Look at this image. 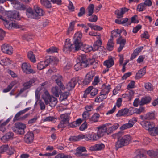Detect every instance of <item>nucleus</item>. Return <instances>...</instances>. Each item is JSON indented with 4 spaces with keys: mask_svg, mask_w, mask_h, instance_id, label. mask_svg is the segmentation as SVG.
Masks as SVG:
<instances>
[{
    "mask_svg": "<svg viewBox=\"0 0 158 158\" xmlns=\"http://www.w3.org/2000/svg\"><path fill=\"white\" fill-rule=\"evenodd\" d=\"M44 14L42 9L37 6H34V10L29 8L26 10V15L29 18L38 19Z\"/></svg>",
    "mask_w": 158,
    "mask_h": 158,
    "instance_id": "f257e3e1",
    "label": "nucleus"
},
{
    "mask_svg": "<svg viewBox=\"0 0 158 158\" xmlns=\"http://www.w3.org/2000/svg\"><path fill=\"white\" fill-rule=\"evenodd\" d=\"M79 60L83 68L88 67L89 65H93V68H95V64H97L94 58L87 59L84 55H81L79 57Z\"/></svg>",
    "mask_w": 158,
    "mask_h": 158,
    "instance_id": "f03ea898",
    "label": "nucleus"
},
{
    "mask_svg": "<svg viewBox=\"0 0 158 158\" xmlns=\"http://www.w3.org/2000/svg\"><path fill=\"white\" fill-rule=\"evenodd\" d=\"M82 37V34L80 32H77L74 35L73 41L74 44V47L75 51L79 50V46L81 45L82 42H81V39Z\"/></svg>",
    "mask_w": 158,
    "mask_h": 158,
    "instance_id": "7ed1b4c3",
    "label": "nucleus"
},
{
    "mask_svg": "<svg viewBox=\"0 0 158 158\" xmlns=\"http://www.w3.org/2000/svg\"><path fill=\"white\" fill-rule=\"evenodd\" d=\"M13 130L15 133L21 135H23L25 133L24 129L26 128V125L21 123H16Z\"/></svg>",
    "mask_w": 158,
    "mask_h": 158,
    "instance_id": "20e7f679",
    "label": "nucleus"
},
{
    "mask_svg": "<svg viewBox=\"0 0 158 158\" xmlns=\"http://www.w3.org/2000/svg\"><path fill=\"white\" fill-rule=\"evenodd\" d=\"M111 125L110 123H107L102 124L97 127L98 131L97 134L99 137H102L104 136L106 133V127H109Z\"/></svg>",
    "mask_w": 158,
    "mask_h": 158,
    "instance_id": "39448f33",
    "label": "nucleus"
},
{
    "mask_svg": "<svg viewBox=\"0 0 158 158\" xmlns=\"http://www.w3.org/2000/svg\"><path fill=\"white\" fill-rule=\"evenodd\" d=\"M22 68L23 71L26 74L34 73L35 72L31 68L29 63L24 62L22 64Z\"/></svg>",
    "mask_w": 158,
    "mask_h": 158,
    "instance_id": "423d86ee",
    "label": "nucleus"
},
{
    "mask_svg": "<svg viewBox=\"0 0 158 158\" xmlns=\"http://www.w3.org/2000/svg\"><path fill=\"white\" fill-rule=\"evenodd\" d=\"M52 77L53 79H55L56 83L60 88L61 91V90H64L66 87H65L64 85L61 82L62 79V76L58 74L53 76Z\"/></svg>",
    "mask_w": 158,
    "mask_h": 158,
    "instance_id": "0eeeda50",
    "label": "nucleus"
},
{
    "mask_svg": "<svg viewBox=\"0 0 158 158\" xmlns=\"http://www.w3.org/2000/svg\"><path fill=\"white\" fill-rule=\"evenodd\" d=\"M1 50L3 53L9 55L12 54L13 51L12 47L10 44H6L1 46Z\"/></svg>",
    "mask_w": 158,
    "mask_h": 158,
    "instance_id": "6e6552de",
    "label": "nucleus"
},
{
    "mask_svg": "<svg viewBox=\"0 0 158 158\" xmlns=\"http://www.w3.org/2000/svg\"><path fill=\"white\" fill-rule=\"evenodd\" d=\"M140 118L143 120H152L155 118V114L154 111H151L146 113L144 115L140 116Z\"/></svg>",
    "mask_w": 158,
    "mask_h": 158,
    "instance_id": "1a4fd4ad",
    "label": "nucleus"
},
{
    "mask_svg": "<svg viewBox=\"0 0 158 158\" xmlns=\"http://www.w3.org/2000/svg\"><path fill=\"white\" fill-rule=\"evenodd\" d=\"M94 73L92 72H89L85 76V78L83 81L84 85H86L89 83L92 80L95 75Z\"/></svg>",
    "mask_w": 158,
    "mask_h": 158,
    "instance_id": "9d476101",
    "label": "nucleus"
},
{
    "mask_svg": "<svg viewBox=\"0 0 158 158\" xmlns=\"http://www.w3.org/2000/svg\"><path fill=\"white\" fill-rule=\"evenodd\" d=\"M74 46V44H71L70 39H67L65 41V45L63 49V51L66 52L68 51H71L73 49L75 51V48Z\"/></svg>",
    "mask_w": 158,
    "mask_h": 158,
    "instance_id": "9b49d317",
    "label": "nucleus"
},
{
    "mask_svg": "<svg viewBox=\"0 0 158 158\" xmlns=\"http://www.w3.org/2000/svg\"><path fill=\"white\" fill-rule=\"evenodd\" d=\"M6 15L8 18L9 22L13 19H18L19 17V12L17 11H9L6 14Z\"/></svg>",
    "mask_w": 158,
    "mask_h": 158,
    "instance_id": "f8f14e48",
    "label": "nucleus"
},
{
    "mask_svg": "<svg viewBox=\"0 0 158 158\" xmlns=\"http://www.w3.org/2000/svg\"><path fill=\"white\" fill-rule=\"evenodd\" d=\"M52 60V58H50L45 61L40 62L37 64V69L39 70H41L45 68L49 64L50 61Z\"/></svg>",
    "mask_w": 158,
    "mask_h": 158,
    "instance_id": "ddd939ff",
    "label": "nucleus"
},
{
    "mask_svg": "<svg viewBox=\"0 0 158 158\" xmlns=\"http://www.w3.org/2000/svg\"><path fill=\"white\" fill-rule=\"evenodd\" d=\"M141 125L143 127L149 131H152L155 127L153 122L149 121H143L142 122Z\"/></svg>",
    "mask_w": 158,
    "mask_h": 158,
    "instance_id": "4468645a",
    "label": "nucleus"
},
{
    "mask_svg": "<svg viewBox=\"0 0 158 158\" xmlns=\"http://www.w3.org/2000/svg\"><path fill=\"white\" fill-rule=\"evenodd\" d=\"M122 133L121 132H119L115 134L116 137H117L118 139V140L116 143L115 145V148L116 150H118L119 148L125 146L121 139L120 140H119L120 137L122 136Z\"/></svg>",
    "mask_w": 158,
    "mask_h": 158,
    "instance_id": "2eb2a0df",
    "label": "nucleus"
},
{
    "mask_svg": "<svg viewBox=\"0 0 158 158\" xmlns=\"http://www.w3.org/2000/svg\"><path fill=\"white\" fill-rule=\"evenodd\" d=\"M77 82V81L76 78H72L66 84V88L69 91L72 90L74 88Z\"/></svg>",
    "mask_w": 158,
    "mask_h": 158,
    "instance_id": "dca6fc26",
    "label": "nucleus"
},
{
    "mask_svg": "<svg viewBox=\"0 0 158 158\" xmlns=\"http://www.w3.org/2000/svg\"><path fill=\"white\" fill-rule=\"evenodd\" d=\"M116 41L117 44L120 45L118 49V51L120 52L124 46L126 40L125 39H122V37H120Z\"/></svg>",
    "mask_w": 158,
    "mask_h": 158,
    "instance_id": "f3484780",
    "label": "nucleus"
},
{
    "mask_svg": "<svg viewBox=\"0 0 158 158\" xmlns=\"http://www.w3.org/2000/svg\"><path fill=\"white\" fill-rule=\"evenodd\" d=\"M103 88L101 90L100 94L104 95L105 97H107L108 93L111 89L110 85L109 84H104L103 85Z\"/></svg>",
    "mask_w": 158,
    "mask_h": 158,
    "instance_id": "a211bd4d",
    "label": "nucleus"
},
{
    "mask_svg": "<svg viewBox=\"0 0 158 158\" xmlns=\"http://www.w3.org/2000/svg\"><path fill=\"white\" fill-rule=\"evenodd\" d=\"M34 139V135L33 132H28L25 135L24 140L27 143H31Z\"/></svg>",
    "mask_w": 158,
    "mask_h": 158,
    "instance_id": "6ab92c4d",
    "label": "nucleus"
},
{
    "mask_svg": "<svg viewBox=\"0 0 158 158\" xmlns=\"http://www.w3.org/2000/svg\"><path fill=\"white\" fill-rule=\"evenodd\" d=\"M105 147V145L103 143L97 144L90 147L89 150L93 151L101 150L104 149Z\"/></svg>",
    "mask_w": 158,
    "mask_h": 158,
    "instance_id": "aec40b11",
    "label": "nucleus"
},
{
    "mask_svg": "<svg viewBox=\"0 0 158 158\" xmlns=\"http://www.w3.org/2000/svg\"><path fill=\"white\" fill-rule=\"evenodd\" d=\"M5 26L8 29H11L12 27L18 28L21 27V26L15 22L10 23V22H9L8 23H6Z\"/></svg>",
    "mask_w": 158,
    "mask_h": 158,
    "instance_id": "412c9836",
    "label": "nucleus"
},
{
    "mask_svg": "<svg viewBox=\"0 0 158 158\" xmlns=\"http://www.w3.org/2000/svg\"><path fill=\"white\" fill-rule=\"evenodd\" d=\"M129 10V9L126 8H122L120 10H116L115 13L118 18H121L123 17V15Z\"/></svg>",
    "mask_w": 158,
    "mask_h": 158,
    "instance_id": "4be33fe9",
    "label": "nucleus"
},
{
    "mask_svg": "<svg viewBox=\"0 0 158 158\" xmlns=\"http://www.w3.org/2000/svg\"><path fill=\"white\" fill-rule=\"evenodd\" d=\"M83 120L81 118L77 119L76 121L69 123L68 127L75 128L79 126L82 122Z\"/></svg>",
    "mask_w": 158,
    "mask_h": 158,
    "instance_id": "5701e85b",
    "label": "nucleus"
},
{
    "mask_svg": "<svg viewBox=\"0 0 158 158\" xmlns=\"http://www.w3.org/2000/svg\"><path fill=\"white\" fill-rule=\"evenodd\" d=\"M92 47L87 45H83L82 44L81 45L79 46V50L80 49L85 52H89L92 50Z\"/></svg>",
    "mask_w": 158,
    "mask_h": 158,
    "instance_id": "b1692460",
    "label": "nucleus"
},
{
    "mask_svg": "<svg viewBox=\"0 0 158 158\" xmlns=\"http://www.w3.org/2000/svg\"><path fill=\"white\" fill-rule=\"evenodd\" d=\"M114 64V60L110 56L109 57L108 60L105 61L103 63L104 65L106 66L107 68L111 67Z\"/></svg>",
    "mask_w": 158,
    "mask_h": 158,
    "instance_id": "393cba45",
    "label": "nucleus"
},
{
    "mask_svg": "<svg viewBox=\"0 0 158 158\" xmlns=\"http://www.w3.org/2000/svg\"><path fill=\"white\" fill-rule=\"evenodd\" d=\"M52 96L50 95L49 92L46 91L42 95V98L46 104H48L49 102V100L50 99Z\"/></svg>",
    "mask_w": 158,
    "mask_h": 158,
    "instance_id": "a878e982",
    "label": "nucleus"
},
{
    "mask_svg": "<svg viewBox=\"0 0 158 158\" xmlns=\"http://www.w3.org/2000/svg\"><path fill=\"white\" fill-rule=\"evenodd\" d=\"M125 146L128 144L131 139V137L129 135H124L121 139Z\"/></svg>",
    "mask_w": 158,
    "mask_h": 158,
    "instance_id": "bb28decb",
    "label": "nucleus"
},
{
    "mask_svg": "<svg viewBox=\"0 0 158 158\" xmlns=\"http://www.w3.org/2000/svg\"><path fill=\"white\" fill-rule=\"evenodd\" d=\"M128 111L129 110L127 108L121 109L118 111V113L116 114V116L117 117L125 116L127 114Z\"/></svg>",
    "mask_w": 158,
    "mask_h": 158,
    "instance_id": "cd10ccee",
    "label": "nucleus"
},
{
    "mask_svg": "<svg viewBox=\"0 0 158 158\" xmlns=\"http://www.w3.org/2000/svg\"><path fill=\"white\" fill-rule=\"evenodd\" d=\"M122 31L121 30L116 29L112 31L111 32V36L113 38L114 37H120L121 36V33L122 32Z\"/></svg>",
    "mask_w": 158,
    "mask_h": 158,
    "instance_id": "c85d7f7f",
    "label": "nucleus"
},
{
    "mask_svg": "<svg viewBox=\"0 0 158 158\" xmlns=\"http://www.w3.org/2000/svg\"><path fill=\"white\" fill-rule=\"evenodd\" d=\"M147 153L151 158H158V150H149Z\"/></svg>",
    "mask_w": 158,
    "mask_h": 158,
    "instance_id": "c756f323",
    "label": "nucleus"
},
{
    "mask_svg": "<svg viewBox=\"0 0 158 158\" xmlns=\"http://www.w3.org/2000/svg\"><path fill=\"white\" fill-rule=\"evenodd\" d=\"M51 91L54 95L58 97H59V94L60 93L61 90L57 86H55L52 88Z\"/></svg>",
    "mask_w": 158,
    "mask_h": 158,
    "instance_id": "7c9ffc66",
    "label": "nucleus"
},
{
    "mask_svg": "<svg viewBox=\"0 0 158 158\" xmlns=\"http://www.w3.org/2000/svg\"><path fill=\"white\" fill-rule=\"evenodd\" d=\"M102 44V41L101 39H99L95 42L93 44V47H92V50L93 51L97 50L99 47Z\"/></svg>",
    "mask_w": 158,
    "mask_h": 158,
    "instance_id": "2f4dec72",
    "label": "nucleus"
},
{
    "mask_svg": "<svg viewBox=\"0 0 158 158\" xmlns=\"http://www.w3.org/2000/svg\"><path fill=\"white\" fill-rule=\"evenodd\" d=\"M151 98L149 96H147L142 98L140 100V105H143L149 103L151 101Z\"/></svg>",
    "mask_w": 158,
    "mask_h": 158,
    "instance_id": "473e14b6",
    "label": "nucleus"
},
{
    "mask_svg": "<svg viewBox=\"0 0 158 158\" xmlns=\"http://www.w3.org/2000/svg\"><path fill=\"white\" fill-rule=\"evenodd\" d=\"M41 4L48 8H51L52 5L50 2L48 0H40Z\"/></svg>",
    "mask_w": 158,
    "mask_h": 158,
    "instance_id": "72a5a7b5",
    "label": "nucleus"
},
{
    "mask_svg": "<svg viewBox=\"0 0 158 158\" xmlns=\"http://www.w3.org/2000/svg\"><path fill=\"white\" fill-rule=\"evenodd\" d=\"M49 101L48 104H49L50 106L51 107H54L56 105L57 102V99L52 96Z\"/></svg>",
    "mask_w": 158,
    "mask_h": 158,
    "instance_id": "f704fd0d",
    "label": "nucleus"
},
{
    "mask_svg": "<svg viewBox=\"0 0 158 158\" xmlns=\"http://www.w3.org/2000/svg\"><path fill=\"white\" fill-rule=\"evenodd\" d=\"M114 45L113 38L109 39L107 44V49L110 51L112 50L113 49Z\"/></svg>",
    "mask_w": 158,
    "mask_h": 158,
    "instance_id": "c9c22d12",
    "label": "nucleus"
},
{
    "mask_svg": "<svg viewBox=\"0 0 158 158\" xmlns=\"http://www.w3.org/2000/svg\"><path fill=\"white\" fill-rule=\"evenodd\" d=\"M69 115L70 114L69 113H65L61 114L60 116V120L69 123L70 119Z\"/></svg>",
    "mask_w": 158,
    "mask_h": 158,
    "instance_id": "e433bc0d",
    "label": "nucleus"
},
{
    "mask_svg": "<svg viewBox=\"0 0 158 158\" xmlns=\"http://www.w3.org/2000/svg\"><path fill=\"white\" fill-rule=\"evenodd\" d=\"M100 115L99 114L95 113L94 114L89 118V120L91 123L96 122L98 121V119L100 117Z\"/></svg>",
    "mask_w": 158,
    "mask_h": 158,
    "instance_id": "4c0bfd02",
    "label": "nucleus"
},
{
    "mask_svg": "<svg viewBox=\"0 0 158 158\" xmlns=\"http://www.w3.org/2000/svg\"><path fill=\"white\" fill-rule=\"evenodd\" d=\"M87 25L89 26L91 29L94 30L99 31L103 29L102 27L99 26L95 25L94 24L88 23H87Z\"/></svg>",
    "mask_w": 158,
    "mask_h": 158,
    "instance_id": "58836bf2",
    "label": "nucleus"
},
{
    "mask_svg": "<svg viewBox=\"0 0 158 158\" xmlns=\"http://www.w3.org/2000/svg\"><path fill=\"white\" fill-rule=\"evenodd\" d=\"M13 136L14 134L13 132H10L7 133L5 135L3 136L1 138V140H2L4 139H5L6 141L9 139H12Z\"/></svg>",
    "mask_w": 158,
    "mask_h": 158,
    "instance_id": "ea45409f",
    "label": "nucleus"
},
{
    "mask_svg": "<svg viewBox=\"0 0 158 158\" xmlns=\"http://www.w3.org/2000/svg\"><path fill=\"white\" fill-rule=\"evenodd\" d=\"M11 118H8L6 121L2 123H0V131L2 132H4L6 130L5 126L10 122Z\"/></svg>",
    "mask_w": 158,
    "mask_h": 158,
    "instance_id": "a19ab883",
    "label": "nucleus"
},
{
    "mask_svg": "<svg viewBox=\"0 0 158 158\" xmlns=\"http://www.w3.org/2000/svg\"><path fill=\"white\" fill-rule=\"evenodd\" d=\"M145 73V70L144 68L140 69L137 73L135 76L136 79H138L140 78Z\"/></svg>",
    "mask_w": 158,
    "mask_h": 158,
    "instance_id": "79ce46f5",
    "label": "nucleus"
},
{
    "mask_svg": "<svg viewBox=\"0 0 158 158\" xmlns=\"http://www.w3.org/2000/svg\"><path fill=\"white\" fill-rule=\"evenodd\" d=\"M75 22L73 21L70 23L69 27L68 28L67 31V34L69 35L73 31Z\"/></svg>",
    "mask_w": 158,
    "mask_h": 158,
    "instance_id": "37998d69",
    "label": "nucleus"
},
{
    "mask_svg": "<svg viewBox=\"0 0 158 158\" xmlns=\"http://www.w3.org/2000/svg\"><path fill=\"white\" fill-rule=\"evenodd\" d=\"M15 81H13L12 82L7 86V88L3 90V92L6 93L10 91L12 87L15 85Z\"/></svg>",
    "mask_w": 158,
    "mask_h": 158,
    "instance_id": "c03bdc74",
    "label": "nucleus"
},
{
    "mask_svg": "<svg viewBox=\"0 0 158 158\" xmlns=\"http://www.w3.org/2000/svg\"><path fill=\"white\" fill-rule=\"evenodd\" d=\"M94 6L93 4H89L87 8L88 14L87 15V16H91L94 12Z\"/></svg>",
    "mask_w": 158,
    "mask_h": 158,
    "instance_id": "a18cd8bd",
    "label": "nucleus"
},
{
    "mask_svg": "<svg viewBox=\"0 0 158 158\" xmlns=\"http://www.w3.org/2000/svg\"><path fill=\"white\" fill-rule=\"evenodd\" d=\"M0 64L2 65H8L11 64V61L8 58H6L1 60Z\"/></svg>",
    "mask_w": 158,
    "mask_h": 158,
    "instance_id": "49530a36",
    "label": "nucleus"
},
{
    "mask_svg": "<svg viewBox=\"0 0 158 158\" xmlns=\"http://www.w3.org/2000/svg\"><path fill=\"white\" fill-rule=\"evenodd\" d=\"M27 56L28 58L31 62L34 63L35 62L36 60L33 52L31 51H30L28 52Z\"/></svg>",
    "mask_w": 158,
    "mask_h": 158,
    "instance_id": "de8ad7c7",
    "label": "nucleus"
},
{
    "mask_svg": "<svg viewBox=\"0 0 158 158\" xmlns=\"http://www.w3.org/2000/svg\"><path fill=\"white\" fill-rule=\"evenodd\" d=\"M69 123L60 120V122L58 126V129L63 128L67 126L68 127Z\"/></svg>",
    "mask_w": 158,
    "mask_h": 158,
    "instance_id": "09e8293b",
    "label": "nucleus"
},
{
    "mask_svg": "<svg viewBox=\"0 0 158 158\" xmlns=\"http://www.w3.org/2000/svg\"><path fill=\"white\" fill-rule=\"evenodd\" d=\"M146 9V6L143 3H141L137 6V10L139 12L142 11Z\"/></svg>",
    "mask_w": 158,
    "mask_h": 158,
    "instance_id": "8fccbe9b",
    "label": "nucleus"
},
{
    "mask_svg": "<svg viewBox=\"0 0 158 158\" xmlns=\"http://www.w3.org/2000/svg\"><path fill=\"white\" fill-rule=\"evenodd\" d=\"M81 135H79L78 136H71L69 139V141H79L81 139Z\"/></svg>",
    "mask_w": 158,
    "mask_h": 158,
    "instance_id": "3c124183",
    "label": "nucleus"
},
{
    "mask_svg": "<svg viewBox=\"0 0 158 158\" xmlns=\"http://www.w3.org/2000/svg\"><path fill=\"white\" fill-rule=\"evenodd\" d=\"M90 114L87 111H84L82 114L83 120H86L88 119L90 117Z\"/></svg>",
    "mask_w": 158,
    "mask_h": 158,
    "instance_id": "603ef678",
    "label": "nucleus"
},
{
    "mask_svg": "<svg viewBox=\"0 0 158 158\" xmlns=\"http://www.w3.org/2000/svg\"><path fill=\"white\" fill-rule=\"evenodd\" d=\"M132 124H131L130 123L128 122L127 123L123 125L120 128L121 130H124L127 129L129 128L132 127Z\"/></svg>",
    "mask_w": 158,
    "mask_h": 158,
    "instance_id": "864d4df0",
    "label": "nucleus"
},
{
    "mask_svg": "<svg viewBox=\"0 0 158 158\" xmlns=\"http://www.w3.org/2000/svg\"><path fill=\"white\" fill-rule=\"evenodd\" d=\"M126 92L128 94V99L129 100L131 101L134 95V91L128 89V91H127Z\"/></svg>",
    "mask_w": 158,
    "mask_h": 158,
    "instance_id": "5fc2aeb1",
    "label": "nucleus"
},
{
    "mask_svg": "<svg viewBox=\"0 0 158 158\" xmlns=\"http://www.w3.org/2000/svg\"><path fill=\"white\" fill-rule=\"evenodd\" d=\"M81 139H84L85 140H92V137L91 134H87L85 135H81Z\"/></svg>",
    "mask_w": 158,
    "mask_h": 158,
    "instance_id": "6e6d98bb",
    "label": "nucleus"
},
{
    "mask_svg": "<svg viewBox=\"0 0 158 158\" xmlns=\"http://www.w3.org/2000/svg\"><path fill=\"white\" fill-rule=\"evenodd\" d=\"M69 92H65L63 93L61 95L60 97V100L61 101L64 100L66 99L67 98L68 96H69Z\"/></svg>",
    "mask_w": 158,
    "mask_h": 158,
    "instance_id": "4d7b16f0",
    "label": "nucleus"
},
{
    "mask_svg": "<svg viewBox=\"0 0 158 158\" xmlns=\"http://www.w3.org/2000/svg\"><path fill=\"white\" fill-rule=\"evenodd\" d=\"M145 87L148 90L152 91L153 90L152 85L150 83H147L145 84Z\"/></svg>",
    "mask_w": 158,
    "mask_h": 158,
    "instance_id": "13d9d810",
    "label": "nucleus"
},
{
    "mask_svg": "<svg viewBox=\"0 0 158 158\" xmlns=\"http://www.w3.org/2000/svg\"><path fill=\"white\" fill-rule=\"evenodd\" d=\"M56 158H71V156L69 155H65L63 153L58 154L56 156Z\"/></svg>",
    "mask_w": 158,
    "mask_h": 158,
    "instance_id": "bf43d9fd",
    "label": "nucleus"
},
{
    "mask_svg": "<svg viewBox=\"0 0 158 158\" xmlns=\"http://www.w3.org/2000/svg\"><path fill=\"white\" fill-rule=\"evenodd\" d=\"M88 18L89 20L91 22H95L97 21L98 19L97 17L94 15H92Z\"/></svg>",
    "mask_w": 158,
    "mask_h": 158,
    "instance_id": "052dcab7",
    "label": "nucleus"
},
{
    "mask_svg": "<svg viewBox=\"0 0 158 158\" xmlns=\"http://www.w3.org/2000/svg\"><path fill=\"white\" fill-rule=\"evenodd\" d=\"M8 148V145H4L0 147V153H3L7 151Z\"/></svg>",
    "mask_w": 158,
    "mask_h": 158,
    "instance_id": "680f3d73",
    "label": "nucleus"
},
{
    "mask_svg": "<svg viewBox=\"0 0 158 158\" xmlns=\"http://www.w3.org/2000/svg\"><path fill=\"white\" fill-rule=\"evenodd\" d=\"M74 69L76 71L81 70L82 68L80 62H77L74 66Z\"/></svg>",
    "mask_w": 158,
    "mask_h": 158,
    "instance_id": "e2e57ef3",
    "label": "nucleus"
},
{
    "mask_svg": "<svg viewBox=\"0 0 158 158\" xmlns=\"http://www.w3.org/2000/svg\"><path fill=\"white\" fill-rule=\"evenodd\" d=\"M23 114L22 110L19 111L18 113H17L13 118V121L15 122L16 121L18 120L19 119V117L20 116Z\"/></svg>",
    "mask_w": 158,
    "mask_h": 158,
    "instance_id": "0e129e2a",
    "label": "nucleus"
},
{
    "mask_svg": "<svg viewBox=\"0 0 158 158\" xmlns=\"http://www.w3.org/2000/svg\"><path fill=\"white\" fill-rule=\"evenodd\" d=\"M144 107H141L139 108H136L135 110V113L137 114H140L141 113L144 111Z\"/></svg>",
    "mask_w": 158,
    "mask_h": 158,
    "instance_id": "69168bd1",
    "label": "nucleus"
},
{
    "mask_svg": "<svg viewBox=\"0 0 158 158\" xmlns=\"http://www.w3.org/2000/svg\"><path fill=\"white\" fill-rule=\"evenodd\" d=\"M47 52L49 53L56 52H57L56 48L54 47H52L47 50Z\"/></svg>",
    "mask_w": 158,
    "mask_h": 158,
    "instance_id": "338daca9",
    "label": "nucleus"
},
{
    "mask_svg": "<svg viewBox=\"0 0 158 158\" xmlns=\"http://www.w3.org/2000/svg\"><path fill=\"white\" fill-rule=\"evenodd\" d=\"M85 9L84 7L81 8L79 10V12L78 13V15L79 17H81L85 14Z\"/></svg>",
    "mask_w": 158,
    "mask_h": 158,
    "instance_id": "774afa93",
    "label": "nucleus"
}]
</instances>
